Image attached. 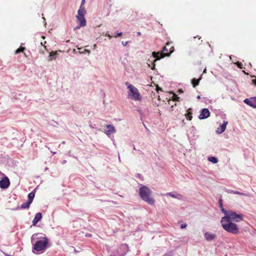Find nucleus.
Here are the masks:
<instances>
[{"label":"nucleus","mask_w":256,"mask_h":256,"mask_svg":"<svg viewBox=\"0 0 256 256\" xmlns=\"http://www.w3.org/2000/svg\"><path fill=\"white\" fill-rule=\"evenodd\" d=\"M125 84L128 90V97L129 99L136 101L142 100V96L138 90L136 86L128 82H126Z\"/></svg>","instance_id":"nucleus-4"},{"label":"nucleus","mask_w":256,"mask_h":256,"mask_svg":"<svg viewBox=\"0 0 256 256\" xmlns=\"http://www.w3.org/2000/svg\"><path fill=\"white\" fill-rule=\"evenodd\" d=\"M86 237H90L91 234H86Z\"/></svg>","instance_id":"nucleus-37"},{"label":"nucleus","mask_w":256,"mask_h":256,"mask_svg":"<svg viewBox=\"0 0 256 256\" xmlns=\"http://www.w3.org/2000/svg\"><path fill=\"white\" fill-rule=\"evenodd\" d=\"M30 204L28 203L27 201L24 202L20 207V208L24 209L28 208L30 207Z\"/></svg>","instance_id":"nucleus-21"},{"label":"nucleus","mask_w":256,"mask_h":256,"mask_svg":"<svg viewBox=\"0 0 256 256\" xmlns=\"http://www.w3.org/2000/svg\"><path fill=\"white\" fill-rule=\"evenodd\" d=\"M128 44V42H122V44L124 46H126Z\"/></svg>","instance_id":"nucleus-31"},{"label":"nucleus","mask_w":256,"mask_h":256,"mask_svg":"<svg viewBox=\"0 0 256 256\" xmlns=\"http://www.w3.org/2000/svg\"><path fill=\"white\" fill-rule=\"evenodd\" d=\"M104 132L107 136H110L112 134L116 133V130L112 125L108 124L106 126Z\"/></svg>","instance_id":"nucleus-9"},{"label":"nucleus","mask_w":256,"mask_h":256,"mask_svg":"<svg viewBox=\"0 0 256 256\" xmlns=\"http://www.w3.org/2000/svg\"><path fill=\"white\" fill-rule=\"evenodd\" d=\"M138 35L140 36L141 34V33L140 32H138Z\"/></svg>","instance_id":"nucleus-42"},{"label":"nucleus","mask_w":256,"mask_h":256,"mask_svg":"<svg viewBox=\"0 0 256 256\" xmlns=\"http://www.w3.org/2000/svg\"><path fill=\"white\" fill-rule=\"evenodd\" d=\"M222 228L226 231L233 234H237L238 233V228L236 224L230 222L220 221Z\"/></svg>","instance_id":"nucleus-5"},{"label":"nucleus","mask_w":256,"mask_h":256,"mask_svg":"<svg viewBox=\"0 0 256 256\" xmlns=\"http://www.w3.org/2000/svg\"><path fill=\"white\" fill-rule=\"evenodd\" d=\"M252 81V82L256 85V77H255V78L253 79ZM244 102L252 108H256V96L246 98L244 100Z\"/></svg>","instance_id":"nucleus-7"},{"label":"nucleus","mask_w":256,"mask_h":256,"mask_svg":"<svg viewBox=\"0 0 256 256\" xmlns=\"http://www.w3.org/2000/svg\"><path fill=\"white\" fill-rule=\"evenodd\" d=\"M80 25H79L78 26H77L76 27V28L78 29V28H80Z\"/></svg>","instance_id":"nucleus-39"},{"label":"nucleus","mask_w":256,"mask_h":256,"mask_svg":"<svg viewBox=\"0 0 256 256\" xmlns=\"http://www.w3.org/2000/svg\"><path fill=\"white\" fill-rule=\"evenodd\" d=\"M200 80V78L198 80H196L195 78L192 79V84L194 88L196 87V86L198 85Z\"/></svg>","instance_id":"nucleus-23"},{"label":"nucleus","mask_w":256,"mask_h":256,"mask_svg":"<svg viewBox=\"0 0 256 256\" xmlns=\"http://www.w3.org/2000/svg\"><path fill=\"white\" fill-rule=\"evenodd\" d=\"M42 38L43 39H44V38H45V36H42Z\"/></svg>","instance_id":"nucleus-45"},{"label":"nucleus","mask_w":256,"mask_h":256,"mask_svg":"<svg viewBox=\"0 0 256 256\" xmlns=\"http://www.w3.org/2000/svg\"><path fill=\"white\" fill-rule=\"evenodd\" d=\"M170 43L167 42L166 44V46H165L163 49L162 52H153L152 53V58H154L153 60H150L149 59L148 60L147 64L148 65L149 67H150V64H152V70H154L155 69V64L154 62H156L158 60H160L162 58H164V57L167 56H169L170 54L174 52V47H172L170 48V52L167 53L168 50V48L169 46Z\"/></svg>","instance_id":"nucleus-2"},{"label":"nucleus","mask_w":256,"mask_h":256,"mask_svg":"<svg viewBox=\"0 0 256 256\" xmlns=\"http://www.w3.org/2000/svg\"><path fill=\"white\" fill-rule=\"evenodd\" d=\"M34 249L40 253L44 252L48 246V239L41 233L34 234L31 237Z\"/></svg>","instance_id":"nucleus-1"},{"label":"nucleus","mask_w":256,"mask_h":256,"mask_svg":"<svg viewBox=\"0 0 256 256\" xmlns=\"http://www.w3.org/2000/svg\"><path fill=\"white\" fill-rule=\"evenodd\" d=\"M106 36L110 38H112V36L108 34V32L106 34Z\"/></svg>","instance_id":"nucleus-32"},{"label":"nucleus","mask_w":256,"mask_h":256,"mask_svg":"<svg viewBox=\"0 0 256 256\" xmlns=\"http://www.w3.org/2000/svg\"><path fill=\"white\" fill-rule=\"evenodd\" d=\"M208 159L209 162H210L214 164H216L218 162V159L214 156H209Z\"/></svg>","instance_id":"nucleus-19"},{"label":"nucleus","mask_w":256,"mask_h":256,"mask_svg":"<svg viewBox=\"0 0 256 256\" xmlns=\"http://www.w3.org/2000/svg\"><path fill=\"white\" fill-rule=\"evenodd\" d=\"M56 153V152H52L53 154H55Z\"/></svg>","instance_id":"nucleus-47"},{"label":"nucleus","mask_w":256,"mask_h":256,"mask_svg":"<svg viewBox=\"0 0 256 256\" xmlns=\"http://www.w3.org/2000/svg\"><path fill=\"white\" fill-rule=\"evenodd\" d=\"M80 54H84V53H88V54H90V51L88 50L84 49V51L80 52Z\"/></svg>","instance_id":"nucleus-27"},{"label":"nucleus","mask_w":256,"mask_h":256,"mask_svg":"<svg viewBox=\"0 0 256 256\" xmlns=\"http://www.w3.org/2000/svg\"><path fill=\"white\" fill-rule=\"evenodd\" d=\"M17 54L20 52H22L25 58H28L30 55V52L28 50L26 51L25 47L20 46L18 48H17Z\"/></svg>","instance_id":"nucleus-14"},{"label":"nucleus","mask_w":256,"mask_h":256,"mask_svg":"<svg viewBox=\"0 0 256 256\" xmlns=\"http://www.w3.org/2000/svg\"><path fill=\"white\" fill-rule=\"evenodd\" d=\"M178 99H179V98L177 96H176V94H174L173 96V100H174V101H178Z\"/></svg>","instance_id":"nucleus-28"},{"label":"nucleus","mask_w":256,"mask_h":256,"mask_svg":"<svg viewBox=\"0 0 256 256\" xmlns=\"http://www.w3.org/2000/svg\"><path fill=\"white\" fill-rule=\"evenodd\" d=\"M41 44H42V45H44V42H41Z\"/></svg>","instance_id":"nucleus-44"},{"label":"nucleus","mask_w":256,"mask_h":256,"mask_svg":"<svg viewBox=\"0 0 256 256\" xmlns=\"http://www.w3.org/2000/svg\"><path fill=\"white\" fill-rule=\"evenodd\" d=\"M93 47H94V48H96V44H94V45Z\"/></svg>","instance_id":"nucleus-38"},{"label":"nucleus","mask_w":256,"mask_h":256,"mask_svg":"<svg viewBox=\"0 0 256 256\" xmlns=\"http://www.w3.org/2000/svg\"><path fill=\"white\" fill-rule=\"evenodd\" d=\"M228 122L226 121H225L224 122L223 124H222L219 128H218L216 130V132L218 134H222L226 128V125L228 124Z\"/></svg>","instance_id":"nucleus-15"},{"label":"nucleus","mask_w":256,"mask_h":256,"mask_svg":"<svg viewBox=\"0 0 256 256\" xmlns=\"http://www.w3.org/2000/svg\"><path fill=\"white\" fill-rule=\"evenodd\" d=\"M43 18V19H44V26H46V20H45L44 18V17H43V18Z\"/></svg>","instance_id":"nucleus-36"},{"label":"nucleus","mask_w":256,"mask_h":256,"mask_svg":"<svg viewBox=\"0 0 256 256\" xmlns=\"http://www.w3.org/2000/svg\"><path fill=\"white\" fill-rule=\"evenodd\" d=\"M166 196H170L173 198L178 199L179 200H182L183 196L182 194H179L176 192H168L165 194Z\"/></svg>","instance_id":"nucleus-12"},{"label":"nucleus","mask_w":256,"mask_h":256,"mask_svg":"<svg viewBox=\"0 0 256 256\" xmlns=\"http://www.w3.org/2000/svg\"><path fill=\"white\" fill-rule=\"evenodd\" d=\"M186 118L189 120H192V113L190 112H188V113L186 114Z\"/></svg>","instance_id":"nucleus-26"},{"label":"nucleus","mask_w":256,"mask_h":256,"mask_svg":"<svg viewBox=\"0 0 256 256\" xmlns=\"http://www.w3.org/2000/svg\"><path fill=\"white\" fill-rule=\"evenodd\" d=\"M197 98H198V99H200V96H197Z\"/></svg>","instance_id":"nucleus-40"},{"label":"nucleus","mask_w":256,"mask_h":256,"mask_svg":"<svg viewBox=\"0 0 256 256\" xmlns=\"http://www.w3.org/2000/svg\"><path fill=\"white\" fill-rule=\"evenodd\" d=\"M206 69H205V70H204V72H204V73H206Z\"/></svg>","instance_id":"nucleus-43"},{"label":"nucleus","mask_w":256,"mask_h":256,"mask_svg":"<svg viewBox=\"0 0 256 256\" xmlns=\"http://www.w3.org/2000/svg\"><path fill=\"white\" fill-rule=\"evenodd\" d=\"M238 67L242 68V67L240 66V64H238Z\"/></svg>","instance_id":"nucleus-41"},{"label":"nucleus","mask_w":256,"mask_h":256,"mask_svg":"<svg viewBox=\"0 0 256 256\" xmlns=\"http://www.w3.org/2000/svg\"><path fill=\"white\" fill-rule=\"evenodd\" d=\"M162 89L158 86H156V90L157 92H158L159 90H161Z\"/></svg>","instance_id":"nucleus-34"},{"label":"nucleus","mask_w":256,"mask_h":256,"mask_svg":"<svg viewBox=\"0 0 256 256\" xmlns=\"http://www.w3.org/2000/svg\"><path fill=\"white\" fill-rule=\"evenodd\" d=\"M4 176V174L0 172V179Z\"/></svg>","instance_id":"nucleus-35"},{"label":"nucleus","mask_w":256,"mask_h":256,"mask_svg":"<svg viewBox=\"0 0 256 256\" xmlns=\"http://www.w3.org/2000/svg\"><path fill=\"white\" fill-rule=\"evenodd\" d=\"M57 54V52H51L50 54V60H52L53 59H55Z\"/></svg>","instance_id":"nucleus-22"},{"label":"nucleus","mask_w":256,"mask_h":256,"mask_svg":"<svg viewBox=\"0 0 256 256\" xmlns=\"http://www.w3.org/2000/svg\"><path fill=\"white\" fill-rule=\"evenodd\" d=\"M10 184L9 179L4 174L2 178L0 179V188L2 189L8 188Z\"/></svg>","instance_id":"nucleus-8"},{"label":"nucleus","mask_w":256,"mask_h":256,"mask_svg":"<svg viewBox=\"0 0 256 256\" xmlns=\"http://www.w3.org/2000/svg\"><path fill=\"white\" fill-rule=\"evenodd\" d=\"M221 210L224 214V216H226L230 212V210H225L222 206Z\"/></svg>","instance_id":"nucleus-25"},{"label":"nucleus","mask_w":256,"mask_h":256,"mask_svg":"<svg viewBox=\"0 0 256 256\" xmlns=\"http://www.w3.org/2000/svg\"><path fill=\"white\" fill-rule=\"evenodd\" d=\"M134 150H136V148H135V146H134Z\"/></svg>","instance_id":"nucleus-46"},{"label":"nucleus","mask_w":256,"mask_h":256,"mask_svg":"<svg viewBox=\"0 0 256 256\" xmlns=\"http://www.w3.org/2000/svg\"><path fill=\"white\" fill-rule=\"evenodd\" d=\"M221 210L224 214V216H226L230 212V210H225L222 206Z\"/></svg>","instance_id":"nucleus-24"},{"label":"nucleus","mask_w":256,"mask_h":256,"mask_svg":"<svg viewBox=\"0 0 256 256\" xmlns=\"http://www.w3.org/2000/svg\"><path fill=\"white\" fill-rule=\"evenodd\" d=\"M85 3H86V0H82V2H81V4H80V6H82V8H84V5Z\"/></svg>","instance_id":"nucleus-29"},{"label":"nucleus","mask_w":256,"mask_h":256,"mask_svg":"<svg viewBox=\"0 0 256 256\" xmlns=\"http://www.w3.org/2000/svg\"><path fill=\"white\" fill-rule=\"evenodd\" d=\"M152 192V190L145 186H142L139 188V194L141 198L149 204L154 205L155 200L150 196Z\"/></svg>","instance_id":"nucleus-3"},{"label":"nucleus","mask_w":256,"mask_h":256,"mask_svg":"<svg viewBox=\"0 0 256 256\" xmlns=\"http://www.w3.org/2000/svg\"><path fill=\"white\" fill-rule=\"evenodd\" d=\"M228 192L230 193V194H237L240 195V196H248L246 194L242 193V192H239L238 191L232 190H228Z\"/></svg>","instance_id":"nucleus-20"},{"label":"nucleus","mask_w":256,"mask_h":256,"mask_svg":"<svg viewBox=\"0 0 256 256\" xmlns=\"http://www.w3.org/2000/svg\"><path fill=\"white\" fill-rule=\"evenodd\" d=\"M34 197V194L32 192H30L28 195V200L27 201L28 203L31 204Z\"/></svg>","instance_id":"nucleus-18"},{"label":"nucleus","mask_w":256,"mask_h":256,"mask_svg":"<svg viewBox=\"0 0 256 256\" xmlns=\"http://www.w3.org/2000/svg\"><path fill=\"white\" fill-rule=\"evenodd\" d=\"M86 10L84 8H82V6H80L78 11V14L76 16H84L86 14Z\"/></svg>","instance_id":"nucleus-17"},{"label":"nucleus","mask_w":256,"mask_h":256,"mask_svg":"<svg viewBox=\"0 0 256 256\" xmlns=\"http://www.w3.org/2000/svg\"><path fill=\"white\" fill-rule=\"evenodd\" d=\"M42 214L40 212H38L36 214L34 218L32 220V224L36 226L37 223L41 220Z\"/></svg>","instance_id":"nucleus-16"},{"label":"nucleus","mask_w":256,"mask_h":256,"mask_svg":"<svg viewBox=\"0 0 256 256\" xmlns=\"http://www.w3.org/2000/svg\"><path fill=\"white\" fill-rule=\"evenodd\" d=\"M76 18L80 24V26H84L86 25V20L84 16H76Z\"/></svg>","instance_id":"nucleus-13"},{"label":"nucleus","mask_w":256,"mask_h":256,"mask_svg":"<svg viewBox=\"0 0 256 256\" xmlns=\"http://www.w3.org/2000/svg\"><path fill=\"white\" fill-rule=\"evenodd\" d=\"M243 216L241 214H238L233 211L230 210L228 215L226 216H224L222 218V221L232 222H240L242 220Z\"/></svg>","instance_id":"nucleus-6"},{"label":"nucleus","mask_w":256,"mask_h":256,"mask_svg":"<svg viewBox=\"0 0 256 256\" xmlns=\"http://www.w3.org/2000/svg\"><path fill=\"white\" fill-rule=\"evenodd\" d=\"M204 238L208 242L214 240L216 238V235L212 232H207L204 234Z\"/></svg>","instance_id":"nucleus-11"},{"label":"nucleus","mask_w":256,"mask_h":256,"mask_svg":"<svg viewBox=\"0 0 256 256\" xmlns=\"http://www.w3.org/2000/svg\"><path fill=\"white\" fill-rule=\"evenodd\" d=\"M210 112L208 108H203L201 110L198 118L200 120H203L210 116Z\"/></svg>","instance_id":"nucleus-10"},{"label":"nucleus","mask_w":256,"mask_h":256,"mask_svg":"<svg viewBox=\"0 0 256 256\" xmlns=\"http://www.w3.org/2000/svg\"><path fill=\"white\" fill-rule=\"evenodd\" d=\"M187 226V224H182L180 226V228L182 229H184L186 228Z\"/></svg>","instance_id":"nucleus-30"},{"label":"nucleus","mask_w":256,"mask_h":256,"mask_svg":"<svg viewBox=\"0 0 256 256\" xmlns=\"http://www.w3.org/2000/svg\"><path fill=\"white\" fill-rule=\"evenodd\" d=\"M122 34V32H118L117 34V36H120Z\"/></svg>","instance_id":"nucleus-33"}]
</instances>
